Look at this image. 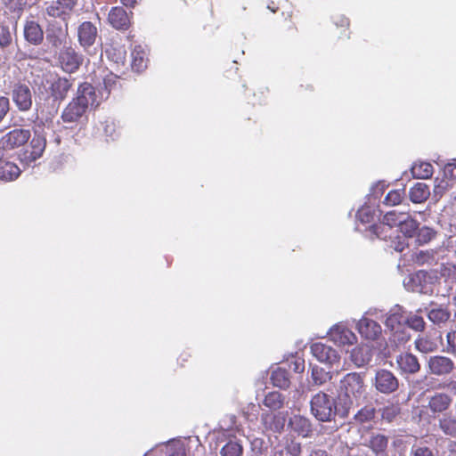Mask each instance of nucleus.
<instances>
[{"instance_id": "obj_32", "label": "nucleus", "mask_w": 456, "mask_h": 456, "mask_svg": "<svg viewBox=\"0 0 456 456\" xmlns=\"http://www.w3.org/2000/svg\"><path fill=\"white\" fill-rule=\"evenodd\" d=\"M285 397L277 391L269 392L265 395L263 404L273 411L280 410L284 405Z\"/></svg>"}, {"instance_id": "obj_31", "label": "nucleus", "mask_w": 456, "mask_h": 456, "mask_svg": "<svg viewBox=\"0 0 456 456\" xmlns=\"http://www.w3.org/2000/svg\"><path fill=\"white\" fill-rule=\"evenodd\" d=\"M271 381L274 387L288 388L290 384L289 374L287 370L279 367L272 372Z\"/></svg>"}, {"instance_id": "obj_28", "label": "nucleus", "mask_w": 456, "mask_h": 456, "mask_svg": "<svg viewBox=\"0 0 456 456\" xmlns=\"http://www.w3.org/2000/svg\"><path fill=\"white\" fill-rule=\"evenodd\" d=\"M430 194L429 187L424 183H417L409 191L410 200L413 203H422Z\"/></svg>"}, {"instance_id": "obj_55", "label": "nucleus", "mask_w": 456, "mask_h": 456, "mask_svg": "<svg viewBox=\"0 0 456 456\" xmlns=\"http://www.w3.org/2000/svg\"><path fill=\"white\" fill-rule=\"evenodd\" d=\"M413 456H434L428 447H418L413 451Z\"/></svg>"}, {"instance_id": "obj_36", "label": "nucleus", "mask_w": 456, "mask_h": 456, "mask_svg": "<svg viewBox=\"0 0 456 456\" xmlns=\"http://www.w3.org/2000/svg\"><path fill=\"white\" fill-rule=\"evenodd\" d=\"M415 347L421 353H431L437 349V343L428 336H422L415 340Z\"/></svg>"}, {"instance_id": "obj_46", "label": "nucleus", "mask_w": 456, "mask_h": 456, "mask_svg": "<svg viewBox=\"0 0 456 456\" xmlns=\"http://www.w3.org/2000/svg\"><path fill=\"white\" fill-rule=\"evenodd\" d=\"M412 261L419 265H422L426 263H429L431 260H433V255L429 253L428 251H419L417 253H414L411 257Z\"/></svg>"}, {"instance_id": "obj_47", "label": "nucleus", "mask_w": 456, "mask_h": 456, "mask_svg": "<svg viewBox=\"0 0 456 456\" xmlns=\"http://www.w3.org/2000/svg\"><path fill=\"white\" fill-rule=\"evenodd\" d=\"M103 84L105 88L110 92L117 87L118 84L120 86L119 77L114 75L113 73H110L104 77Z\"/></svg>"}, {"instance_id": "obj_57", "label": "nucleus", "mask_w": 456, "mask_h": 456, "mask_svg": "<svg viewBox=\"0 0 456 456\" xmlns=\"http://www.w3.org/2000/svg\"><path fill=\"white\" fill-rule=\"evenodd\" d=\"M167 456H186V450L183 446L173 449Z\"/></svg>"}, {"instance_id": "obj_7", "label": "nucleus", "mask_w": 456, "mask_h": 456, "mask_svg": "<svg viewBox=\"0 0 456 456\" xmlns=\"http://www.w3.org/2000/svg\"><path fill=\"white\" fill-rule=\"evenodd\" d=\"M30 138V131L23 128H15L0 139V147L11 150L24 145Z\"/></svg>"}, {"instance_id": "obj_9", "label": "nucleus", "mask_w": 456, "mask_h": 456, "mask_svg": "<svg viewBox=\"0 0 456 456\" xmlns=\"http://www.w3.org/2000/svg\"><path fill=\"white\" fill-rule=\"evenodd\" d=\"M12 101L20 111H28L32 106V94L25 84L18 83L12 92Z\"/></svg>"}, {"instance_id": "obj_60", "label": "nucleus", "mask_w": 456, "mask_h": 456, "mask_svg": "<svg viewBox=\"0 0 456 456\" xmlns=\"http://www.w3.org/2000/svg\"><path fill=\"white\" fill-rule=\"evenodd\" d=\"M120 2L126 7H134L137 0H120Z\"/></svg>"}, {"instance_id": "obj_27", "label": "nucleus", "mask_w": 456, "mask_h": 456, "mask_svg": "<svg viewBox=\"0 0 456 456\" xmlns=\"http://www.w3.org/2000/svg\"><path fill=\"white\" fill-rule=\"evenodd\" d=\"M46 145V141L45 137L35 134L30 141V143L28 145V149L26 151V153L28 154V157L31 160H36L39 159L43 152L45 151Z\"/></svg>"}, {"instance_id": "obj_54", "label": "nucleus", "mask_w": 456, "mask_h": 456, "mask_svg": "<svg viewBox=\"0 0 456 456\" xmlns=\"http://www.w3.org/2000/svg\"><path fill=\"white\" fill-rule=\"evenodd\" d=\"M399 413V409L395 406H387L384 408L382 412V417L384 419H388L389 421L392 420L394 417H395Z\"/></svg>"}, {"instance_id": "obj_30", "label": "nucleus", "mask_w": 456, "mask_h": 456, "mask_svg": "<svg viewBox=\"0 0 456 456\" xmlns=\"http://www.w3.org/2000/svg\"><path fill=\"white\" fill-rule=\"evenodd\" d=\"M68 37V25L66 24V28L63 30L61 28H58L57 29L47 30L46 39L50 45L53 47L57 48L61 46Z\"/></svg>"}, {"instance_id": "obj_53", "label": "nucleus", "mask_w": 456, "mask_h": 456, "mask_svg": "<svg viewBox=\"0 0 456 456\" xmlns=\"http://www.w3.org/2000/svg\"><path fill=\"white\" fill-rule=\"evenodd\" d=\"M10 102L7 97H0V122L9 111Z\"/></svg>"}, {"instance_id": "obj_19", "label": "nucleus", "mask_w": 456, "mask_h": 456, "mask_svg": "<svg viewBox=\"0 0 456 456\" xmlns=\"http://www.w3.org/2000/svg\"><path fill=\"white\" fill-rule=\"evenodd\" d=\"M399 369L403 373L413 374L419 370L420 364L418 358L410 353L401 354L396 359Z\"/></svg>"}, {"instance_id": "obj_63", "label": "nucleus", "mask_w": 456, "mask_h": 456, "mask_svg": "<svg viewBox=\"0 0 456 456\" xmlns=\"http://www.w3.org/2000/svg\"><path fill=\"white\" fill-rule=\"evenodd\" d=\"M268 8L273 12H276L277 10H278V7L277 6H274V4L272 3V4H269L268 5Z\"/></svg>"}, {"instance_id": "obj_62", "label": "nucleus", "mask_w": 456, "mask_h": 456, "mask_svg": "<svg viewBox=\"0 0 456 456\" xmlns=\"http://www.w3.org/2000/svg\"><path fill=\"white\" fill-rule=\"evenodd\" d=\"M404 248V243L399 241L397 245L395 246V250L398 252H402Z\"/></svg>"}, {"instance_id": "obj_2", "label": "nucleus", "mask_w": 456, "mask_h": 456, "mask_svg": "<svg viewBox=\"0 0 456 456\" xmlns=\"http://www.w3.org/2000/svg\"><path fill=\"white\" fill-rule=\"evenodd\" d=\"M310 406L312 414L322 422L330 421L337 413L335 400L323 392H319L312 397Z\"/></svg>"}, {"instance_id": "obj_41", "label": "nucleus", "mask_w": 456, "mask_h": 456, "mask_svg": "<svg viewBox=\"0 0 456 456\" xmlns=\"http://www.w3.org/2000/svg\"><path fill=\"white\" fill-rule=\"evenodd\" d=\"M222 456H242L243 447L235 441H229L220 451Z\"/></svg>"}, {"instance_id": "obj_26", "label": "nucleus", "mask_w": 456, "mask_h": 456, "mask_svg": "<svg viewBox=\"0 0 456 456\" xmlns=\"http://www.w3.org/2000/svg\"><path fill=\"white\" fill-rule=\"evenodd\" d=\"M20 175V167L13 162L0 159V180L10 182L17 179Z\"/></svg>"}, {"instance_id": "obj_23", "label": "nucleus", "mask_w": 456, "mask_h": 456, "mask_svg": "<svg viewBox=\"0 0 456 456\" xmlns=\"http://www.w3.org/2000/svg\"><path fill=\"white\" fill-rule=\"evenodd\" d=\"M262 423L266 430L281 433L285 425V419L280 413H265L262 415Z\"/></svg>"}, {"instance_id": "obj_37", "label": "nucleus", "mask_w": 456, "mask_h": 456, "mask_svg": "<svg viewBox=\"0 0 456 456\" xmlns=\"http://www.w3.org/2000/svg\"><path fill=\"white\" fill-rule=\"evenodd\" d=\"M331 19H332L333 25L336 27L337 30L338 31V34L345 36L348 38L349 37L348 29H349V26H350L349 19L341 13H335Z\"/></svg>"}, {"instance_id": "obj_25", "label": "nucleus", "mask_w": 456, "mask_h": 456, "mask_svg": "<svg viewBox=\"0 0 456 456\" xmlns=\"http://www.w3.org/2000/svg\"><path fill=\"white\" fill-rule=\"evenodd\" d=\"M282 15L284 18L279 24L278 30L281 37L289 39L296 36L297 28L292 20V12H282Z\"/></svg>"}, {"instance_id": "obj_35", "label": "nucleus", "mask_w": 456, "mask_h": 456, "mask_svg": "<svg viewBox=\"0 0 456 456\" xmlns=\"http://www.w3.org/2000/svg\"><path fill=\"white\" fill-rule=\"evenodd\" d=\"M438 426L445 436L456 438V417L445 415L439 419Z\"/></svg>"}, {"instance_id": "obj_29", "label": "nucleus", "mask_w": 456, "mask_h": 456, "mask_svg": "<svg viewBox=\"0 0 456 456\" xmlns=\"http://www.w3.org/2000/svg\"><path fill=\"white\" fill-rule=\"evenodd\" d=\"M411 173L415 179H428L433 175L434 167L428 162H416L412 165Z\"/></svg>"}, {"instance_id": "obj_6", "label": "nucleus", "mask_w": 456, "mask_h": 456, "mask_svg": "<svg viewBox=\"0 0 456 456\" xmlns=\"http://www.w3.org/2000/svg\"><path fill=\"white\" fill-rule=\"evenodd\" d=\"M341 390L347 397H360L364 392L363 379L360 374L351 372L346 374L340 382Z\"/></svg>"}, {"instance_id": "obj_15", "label": "nucleus", "mask_w": 456, "mask_h": 456, "mask_svg": "<svg viewBox=\"0 0 456 456\" xmlns=\"http://www.w3.org/2000/svg\"><path fill=\"white\" fill-rule=\"evenodd\" d=\"M108 20L116 29L126 30L131 25L128 13L119 6L112 7L108 15Z\"/></svg>"}, {"instance_id": "obj_45", "label": "nucleus", "mask_w": 456, "mask_h": 456, "mask_svg": "<svg viewBox=\"0 0 456 456\" xmlns=\"http://www.w3.org/2000/svg\"><path fill=\"white\" fill-rule=\"evenodd\" d=\"M374 417L375 410L370 406L362 408L354 416L355 419L361 423L371 420Z\"/></svg>"}, {"instance_id": "obj_17", "label": "nucleus", "mask_w": 456, "mask_h": 456, "mask_svg": "<svg viewBox=\"0 0 456 456\" xmlns=\"http://www.w3.org/2000/svg\"><path fill=\"white\" fill-rule=\"evenodd\" d=\"M330 336L335 343L339 345H353L357 341L354 333L346 326L337 325L331 331Z\"/></svg>"}, {"instance_id": "obj_42", "label": "nucleus", "mask_w": 456, "mask_h": 456, "mask_svg": "<svg viewBox=\"0 0 456 456\" xmlns=\"http://www.w3.org/2000/svg\"><path fill=\"white\" fill-rule=\"evenodd\" d=\"M452 187V182L446 177L442 179H436V183L433 189L434 197L441 199L444 194Z\"/></svg>"}, {"instance_id": "obj_64", "label": "nucleus", "mask_w": 456, "mask_h": 456, "mask_svg": "<svg viewBox=\"0 0 456 456\" xmlns=\"http://www.w3.org/2000/svg\"><path fill=\"white\" fill-rule=\"evenodd\" d=\"M110 131H111V132H114V131H115V129H114V126H113V125H111V126L107 125V126H106V127H105V132H106V133H108V129H110Z\"/></svg>"}, {"instance_id": "obj_51", "label": "nucleus", "mask_w": 456, "mask_h": 456, "mask_svg": "<svg viewBox=\"0 0 456 456\" xmlns=\"http://www.w3.org/2000/svg\"><path fill=\"white\" fill-rule=\"evenodd\" d=\"M444 177L451 182L456 180V163H448L444 169Z\"/></svg>"}, {"instance_id": "obj_3", "label": "nucleus", "mask_w": 456, "mask_h": 456, "mask_svg": "<svg viewBox=\"0 0 456 456\" xmlns=\"http://www.w3.org/2000/svg\"><path fill=\"white\" fill-rule=\"evenodd\" d=\"M73 79L61 77L58 74L51 76L46 79L45 91L53 103L58 105L68 96L73 87Z\"/></svg>"}, {"instance_id": "obj_18", "label": "nucleus", "mask_w": 456, "mask_h": 456, "mask_svg": "<svg viewBox=\"0 0 456 456\" xmlns=\"http://www.w3.org/2000/svg\"><path fill=\"white\" fill-rule=\"evenodd\" d=\"M24 37L28 43L38 45L44 40V31L37 21L27 20L24 25Z\"/></svg>"}, {"instance_id": "obj_24", "label": "nucleus", "mask_w": 456, "mask_h": 456, "mask_svg": "<svg viewBox=\"0 0 456 456\" xmlns=\"http://www.w3.org/2000/svg\"><path fill=\"white\" fill-rule=\"evenodd\" d=\"M131 68L134 71L140 73L147 68V54L141 45L134 46L131 53Z\"/></svg>"}, {"instance_id": "obj_5", "label": "nucleus", "mask_w": 456, "mask_h": 456, "mask_svg": "<svg viewBox=\"0 0 456 456\" xmlns=\"http://www.w3.org/2000/svg\"><path fill=\"white\" fill-rule=\"evenodd\" d=\"M403 216H405L404 213H398L395 210L388 211L384 215L382 222L380 224L371 225L370 230L378 238L387 240V230H391L395 226H399Z\"/></svg>"}, {"instance_id": "obj_11", "label": "nucleus", "mask_w": 456, "mask_h": 456, "mask_svg": "<svg viewBox=\"0 0 456 456\" xmlns=\"http://www.w3.org/2000/svg\"><path fill=\"white\" fill-rule=\"evenodd\" d=\"M452 403V397L444 392H436L428 397V409L434 414L445 412Z\"/></svg>"}, {"instance_id": "obj_21", "label": "nucleus", "mask_w": 456, "mask_h": 456, "mask_svg": "<svg viewBox=\"0 0 456 456\" xmlns=\"http://www.w3.org/2000/svg\"><path fill=\"white\" fill-rule=\"evenodd\" d=\"M388 437L383 434H373L367 444V446L376 456H387Z\"/></svg>"}, {"instance_id": "obj_33", "label": "nucleus", "mask_w": 456, "mask_h": 456, "mask_svg": "<svg viewBox=\"0 0 456 456\" xmlns=\"http://www.w3.org/2000/svg\"><path fill=\"white\" fill-rule=\"evenodd\" d=\"M385 324L387 329L396 333L403 328L405 324V316L398 312L391 313L386 319Z\"/></svg>"}, {"instance_id": "obj_52", "label": "nucleus", "mask_w": 456, "mask_h": 456, "mask_svg": "<svg viewBox=\"0 0 456 456\" xmlns=\"http://www.w3.org/2000/svg\"><path fill=\"white\" fill-rule=\"evenodd\" d=\"M4 3L11 11L21 10L26 4L25 0H4Z\"/></svg>"}, {"instance_id": "obj_12", "label": "nucleus", "mask_w": 456, "mask_h": 456, "mask_svg": "<svg viewBox=\"0 0 456 456\" xmlns=\"http://www.w3.org/2000/svg\"><path fill=\"white\" fill-rule=\"evenodd\" d=\"M98 37V29L91 21L82 22L77 28V39L79 45L87 49L92 46Z\"/></svg>"}, {"instance_id": "obj_49", "label": "nucleus", "mask_w": 456, "mask_h": 456, "mask_svg": "<svg viewBox=\"0 0 456 456\" xmlns=\"http://www.w3.org/2000/svg\"><path fill=\"white\" fill-rule=\"evenodd\" d=\"M436 236V232L428 227H423L420 229L418 234V240L420 242L427 243L430 241Z\"/></svg>"}, {"instance_id": "obj_39", "label": "nucleus", "mask_w": 456, "mask_h": 456, "mask_svg": "<svg viewBox=\"0 0 456 456\" xmlns=\"http://www.w3.org/2000/svg\"><path fill=\"white\" fill-rule=\"evenodd\" d=\"M410 280L417 289L422 290L431 280V276L428 272L419 270L411 275Z\"/></svg>"}, {"instance_id": "obj_1", "label": "nucleus", "mask_w": 456, "mask_h": 456, "mask_svg": "<svg viewBox=\"0 0 456 456\" xmlns=\"http://www.w3.org/2000/svg\"><path fill=\"white\" fill-rule=\"evenodd\" d=\"M96 102L95 88L88 82L79 84L76 96L63 109L61 118L64 123L77 124L86 116L89 105Z\"/></svg>"}, {"instance_id": "obj_22", "label": "nucleus", "mask_w": 456, "mask_h": 456, "mask_svg": "<svg viewBox=\"0 0 456 456\" xmlns=\"http://www.w3.org/2000/svg\"><path fill=\"white\" fill-rule=\"evenodd\" d=\"M289 424L293 431L303 437L309 436L313 431L309 419L301 415H294L291 417Z\"/></svg>"}, {"instance_id": "obj_20", "label": "nucleus", "mask_w": 456, "mask_h": 456, "mask_svg": "<svg viewBox=\"0 0 456 456\" xmlns=\"http://www.w3.org/2000/svg\"><path fill=\"white\" fill-rule=\"evenodd\" d=\"M452 314L448 306L436 305L428 313V320L438 327L445 325L451 319Z\"/></svg>"}, {"instance_id": "obj_48", "label": "nucleus", "mask_w": 456, "mask_h": 456, "mask_svg": "<svg viewBox=\"0 0 456 456\" xmlns=\"http://www.w3.org/2000/svg\"><path fill=\"white\" fill-rule=\"evenodd\" d=\"M446 339V351L450 354H456V330L448 332Z\"/></svg>"}, {"instance_id": "obj_50", "label": "nucleus", "mask_w": 456, "mask_h": 456, "mask_svg": "<svg viewBox=\"0 0 456 456\" xmlns=\"http://www.w3.org/2000/svg\"><path fill=\"white\" fill-rule=\"evenodd\" d=\"M285 449L290 456H300L302 452L301 444L293 440L287 444Z\"/></svg>"}, {"instance_id": "obj_38", "label": "nucleus", "mask_w": 456, "mask_h": 456, "mask_svg": "<svg viewBox=\"0 0 456 456\" xmlns=\"http://www.w3.org/2000/svg\"><path fill=\"white\" fill-rule=\"evenodd\" d=\"M107 57L117 64H125L126 51L124 46H113L106 50Z\"/></svg>"}, {"instance_id": "obj_16", "label": "nucleus", "mask_w": 456, "mask_h": 456, "mask_svg": "<svg viewBox=\"0 0 456 456\" xmlns=\"http://www.w3.org/2000/svg\"><path fill=\"white\" fill-rule=\"evenodd\" d=\"M77 0H56L45 8L46 13L54 18L68 15L76 6Z\"/></svg>"}, {"instance_id": "obj_43", "label": "nucleus", "mask_w": 456, "mask_h": 456, "mask_svg": "<svg viewBox=\"0 0 456 456\" xmlns=\"http://www.w3.org/2000/svg\"><path fill=\"white\" fill-rule=\"evenodd\" d=\"M404 194V190H392L387 194L383 203L389 207L396 206L402 202Z\"/></svg>"}, {"instance_id": "obj_13", "label": "nucleus", "mask_w": 456, "mask_h": 456, "mask_svg": "<svg viewBox=\"0 0 456 456\" xmlns=\"http://www.w3.org/2000/svg\"><path fill=\"white\" fill-rule=\"evenodd\" d=\"M311 353L321 362L332 364L339 360V355L335 349L321 342L311 346Z\"/></svg>"}, {"instance_id": "obj_61", "label": "nucleus", "mask_w": 456, "mask_h": 456, "mask_svg": "<svg viewBox=\"0 0 456 456\" xmlns=\"http://www.w3.org/2000/svg\"><path fill=\"white\" fill-rule=\"evenodd\" d=\"M358 353H359V351L354 349V350L353 351V353H352V356L354 357V362H356V364H357V365H359V366H361V365H363V364H364V360L362 359V360H361L360 362H358V360H357V356H356Z\"/></svg>"}, {"instance_id": "obj_34", "label": "nucleus", "mask_w": 456, "mask_h": 456, "mask_svg": "<svg viewBox=\"0 0 456 456\" xmlns=\"http://www.w3.org/2000/svg\"><path fill=\"white\" fill-rule=\"evenodd\" d=\"M405 216H403L402 218L398 227L402 233H403L408 238H411L415 235L417 230L419 229V223L411 216L406 214Z\"/></svg>"}, {"instance_id": "obj_14", "label": "nucleus", "mask_w": 456, "mask_h": 456, "mask_svg": "<svg viewBox=\"0 0 456 456\" xmlns=\"http://www.w3.org/2000/svg\"><path fill=\"white\" fill-rule=\"evenodd\" d=\"M360 335L368 340H376L381 335V326L374 320L363 317L357 323Z\"/></svg>"}, {"instance_id": "obj_58", "label": "nucleus", "mask_w": 456, "mask_h": 456, "mask_svg": "<svg viewBox=\"0 0 456 456\" xmlns=\"http://www.w3.org/2000/svg\"><path fill=\"white\" fill-rule=\"evenodd\" d=\"M305 370V363L304 361H296L294 362V370L297 373L303 372Z\"/></svg>"}, {"instance_id": "obj_40", "label": "nucleus", "mask_w": 456, "mask_h": 456, "mask_svg": "<svg viewBox=\"0 0 456 456\" xmlns=\"http://www.w3.org/2000/svg\"><path fill=\"white\" fill-rule=\"evenodd\" d=\"M311 376L313 383L315 386H322L331 379L330 372L326 371L323 368L319 366H314L312 368Z\"/></svg>"}, {"instance_id": "obj_10", "label": "nucleus", "mask_w": 456, "mask_h": 456, "mask_svg": "<svg viewBox=\"0 0 456 456\" xmlns=\"http://www.w3.org/2000/svg\"><path fill=\"white\" fill-rule=\"evenodd\" d=\"M428 367L431 374L436 376H446L452 372L455 368V364L449 357L435 355L428 359Z\"/></svg>"}, {"instance_id": "obj_59", "label": "nucleus", "mask_w": 456, "mask_h": 456, "mask_svg": "<svg viewBox=\"0 0 456 456\" xmlns=\"http://www.w3.org/2000/svg\"><path fill=\"white\" fill-rule=\"evenodd\" d=\"M444 387H447L453 395H456V379L450 380Z\"/></svg>"}, {"instance_id": "obj_4", "label": "nucleus", "mask_w": 456, "mask_h": 456, "mask_svg": "<svg viewBox=\"0 0 456 456\" xmlns=\"http://www.w3.org/2000/svg\"><path fill=\"white\" fill-rule=\"evenodd\" d=\"M58 62L66 73L76 72L83 63V55L72 46H64L58 54Z\"/></svg>"}, {"instance_id": "obj_44", "label": "nucleus", "mask_w": 456, "mask_h": 456, "mask_svg": "<svg viewBox=\"0 0 456 456\" xmlns=\"http://www.w3.org/2000/svg\"><path fill=\"white\" fill-rule=\"evenodd\" d=\"M405 324L415 331H423L426 327L423 317L417 314H410L405 317Z\"/></svg>"}, {"instance_id": "obj_8", "label": "nucleus", "mask_w": 456, "mask_h": 456, "mask_svg": "<svg viewBox=\"0 0 456 456\" xmlns=\"http://www.w3.org/2000/svg\"><path fill=\"white\" fill-rule=\"evenodd\" d=\"M399 382L397 378L389 370H379L375 376V387L383 394H390L397 390Z\"/></svg>"}, {"instance_id": "obj_56", "label": "nucleus", "mask_w": 456, "mask_h": 456, "mask_svg": "<svg viewBox=\"0 0 456 456\" xmlns=\"http://www.w3.org/2000/svg\"><path fill=\"white\" fill-rule=\"evenodd\" d=\"M357 216L361 222H362V223L370 222V210L368 208H366V209L362 208V209L359 210L357 213Z\"/></svg>"}]
</instances>
